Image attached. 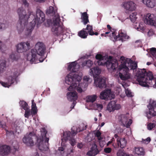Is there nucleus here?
<instances>
[{"instance_id":"nucleus-51","label":"nucleus","mask_w":156,"mask_h":156,"mask_svg":"<svg viewBox=\"0 0 156 156\" xmlns=\"http://www.w3.org/2000/svg\"><path fill=\"white\" fill-rule=\"evenodd\" d=\"M12 149H13L15 151L18 150V145L17 142H15V144H12V148L11 150H12Z\"/></svg>"},{"instance_id":"nucleus-38","label":"nucleus","mask_w":156,"mask_h":156,"mask_svg":"<svg viewBox=\"0 0 156 156\" xmlns=\"http://www.w3.org/2000/svg\"><path fill=\"white\" fill-rule=\"evenodd\" d=\"M122 86L125 89V93L128 97H132L133 96V94L128 88L126 89L125 87L126 84H122Z\"/></svg>"},{"instance_id":"nucleus-24","label":"nucleus","mask_w":156,"mask_h":156,"mask_svg":"<svg viewBox=\"0 0 156 156\" xmlns=\"http://www.w3.org/2000/svg\"><path fill=\"white\" fill-rule=\"evenodd\" d=\"M114 137L116 139L117 143L119 147L122 148L126 147L127 141L125 138L120 137L116 134L114 135Z\"/></svg>"},{"instance_id":"nucleus-31","label":"nucleus","mask_w":156,"mask_h":156,"mask_svg":"<svg viewBox=\"0 0 156 156\" xmlns=\"http://www.w3.org/2000/svg\"><path fill=\"white\" fill-rule=\"evenodd\" d=\"M87 30V32L90 35H98V34L97 32H94L93 30L92 27L89 25H87L86 29H85Z\"/></svg>"},{"instance_id":"nucleus-18","label":"nucleus","mask_w":156,"mask_h":156,"mask_svg":"<svg viewBox=\"0 0 156 156\" xmlns=\"http://www.w3.org/2000/svg\"><path fill=\"white\" fill-rule=\"evenodd\" d=\"M66 147V144L65 146H61L58 147V151L62 156H72V154L73 153L74 149L73 147H70L66 150L65 148Z\"/></svg>"},{"instance_id":"nucleus-40","label":"nucleus","mask_w":156,"mask_h":156,"mask_svg":"<svg viewBox=\"0 0 156 156\" xmlns=\"http://www.w3.org/2000/svg\"><path fill=\"white\" fill-rule=\"evenodd\" d=\"M137 13L133 12L129 16V18L131 22L134 23L136 20L137 19V17L136 16Z\"/></svg>"},{"instance_id":"nucleus-56","label":"nucleus","mask_w":156,"mask_h":156,"mask_svg":"<svg viewBox=\"0 0 156 156\" xmlns=\"http://www.w3.org/2000/svg\"><path fill=\"white\" fill-rule=\"evenodd\" d=\"M83 144L81 143H79L77 145V147L80 149H81L83 147Z\"/></svg>"},{"instance_id":"nucleus-61","label":"nucleus","mask_w":156,"mask_h":156,"mask_svg":"<svg viewBox=\"0 0 156 156\" xmlns=\"http://www.w3.org/2000/svg\"><path fill=\"white\" fill-rule=\"evenodd\" d=\"M123 131V129H118V130H117V131L118 132L121 133Z\"/></svg>"},{"instance_id":"nucleus-53","label":"nucleus","mask_w":156,"mask_h":156,"mask_svg":"<svg viewBox=\"0 0 156 156\" xmlns=\"http://www.w3.org/2000/svg\"><path fill=\"white\" fill-rule=\"evenodd\" d=\"M112 149L110 147L105 148L104 149V151L106 153H109L111 152Z\"/></svg>"},{"instance_id":"nucleus-30","label":"nucleus","mask_w":156,"mask_h":156,"mask_svg":"<svg viewBox=\"0 0 156 156\" xmlns=\"http://www.w3.org/2000/svg\"><path fill=\"white\" fill-rule=\"evenodd\" d=\"M6 68V62L5 59L0 61V74L3 73Z\"/></svg>"},{"instance_id":"nucleus-5","label":"nucleus","mask_w":156,"mask_h":156,"mask_svg":"<svg viewBox=\"0 0 156 156\" xmlns=\"http://www.w3.org/2000/svg\"><path fill=\"white\" fill-rule=\"evenodd\" d=\"M45 50L44 44L42 42H37L35 45V49H32L27 54V60L32 64L42 62L44 59L43 55Z\"/></svg>"},{"instance_id":"nucleus-33","label":"nucleus","mask_w":156,"mask_h":156,"mask_svg":"<svg viewBox=\"0 0 156 156\" xmlns=\"http://www.w3.org/2000/svg\"><path fill=\"white\" fill-rule=\"evenodd\" d=\"M117 156H134L132 154H129L126 152L124 150H119L116 153Z\"/></svg>"},{"instance_id":"nucleus-21","label":"nucleus","mask_w":156,"mask_h":156,"mask_svg":"<svg viewBox=\"0 0 156 156\" xmlns=\"http://www.w3.org/2000/svg\"><path fill=\"white\" fill-rule=\"evenodd\" d=\"M115 33V35L113 37L115 41L121 40L122 41L127 40L129 38V36L125 32H123L122 31H119V32L118 34L116 36V32Z\"/></svg>"},{"instance_id":"nucleus-29","label":"nucleus","mask_w":156,"mask_h":156,"mask_svg":"<svg viewBox=\"0 0 156 156\" xmlns=\"http://www.w3.org/2000/svg\"><path fill=\"white\" fill-rule=\"evenodd\" d=\"M133 153L138 155H143L145 154L144 150L142 147H135Z\"/></svg>"},{"instance_id":"nucleus-16","label":"nucleus","mask_w":156,"mask_h":156,"mask_svg":"<svg viewBox=\"0 0 156 156\" xmlns=\"http://www.w3.org/2000/svg\"><path fill=\"white\" fill-rule=\"evenodd\" d=\"M70 91L71 92H68L66 94L67 98V99L70 101H73L72 103V105L70 107L71 109L69 111H70L73 108L76 104V101L77 99L78 98V95L77 93L75 90Z\"/></svg>"},{"instance_id":"nucleus-6","label":"nucleus","mask_w":156,"mask_h":156,"mask_svg":"<svg viewBox=\"0 0 156 156\" xmlns=\"http://www.w3.org/2000/svg\"><path fill=\"white\" fill-rule=\"evenodd\" d=\"M135 76L139 85L144 87H148L149 84H152V80L156 78L155 84L153 87L156 88V76H153L151 72L147 73L145 69H139Z\"/></svg>"},{"instance_id":"nucleus-37","label":"nucleus","mask_w":156,"mask_h":156,"mask_svg":"<svg viewBox=\"0 0 156 156\" xmlns=\"http://www.w3.org/2000/svg\"><path fill=\"white\" fill-rule=\"evenodd\" d=\"M32 105L31 113L33 114H35L37 112V108L36 106V104L34 102V100H32L31 101Z\"/></svg>"},{"instance_id":"nucleus-36","label":"nucleus","mask_w":156,"mask_h":156,"mask_svg":"<svg viewBox=\"0 0 156 156\" xmlns=\"http://www.w3.org/2000/svg\"><path fill=\"white\" fill-rule=\"evenodd\" d=\"M87 125L84 123H82L79 125L78 128H77L75 133L80 132V131L85 130L87 127Z\"/></svg>"},{"instance_id":"nucleus-41","label":"nucleus","mask_w":156,"mask_h":156,"mask_svg":"<svg viewBox=\"0 0 156 156\" xmlns=\"http://www.w3.org/2000/svg\"><path fill=\"white\" fill-rule=\"evenodd\" d=\"M20 107L24 110H27L29 108L27 103L24 101H21L20 102Z\"/></svg>"},{"instance_id":"nucleus-62","label":"nucleus","mask_w":156,"mask_h":156,"mask_svg":"<svg viewBox=\"0 0 156 156\" xmlns=\"http://www.w3.org/2000/svg\"><path fill=\"white\" fill-rule=\"evenodd\" d=\"M105 123L104 122H102L101 123V127H102L104 125Z\"/></svg>"},{"instance_id":"nucleus-2","label":"nucleus","mask_w":156,"mask_h":156,"mask_svg":"<svg viewBox=\"0 0 156 156\" xmlns=\"http://www.w3.org/2000/svg\"><path fill=\"white\" fill-rule=\"evenodd\" d=\"M17 12L19 16V20L16 26L19 34H23L27 37L31 35L36 24L37 27L45 20V15L40 9H37L36 13L29 11L27 14L23 8H19Z\"/></svg>"},{"instance_id":"nucleus-12","label":"nucleus","mask_w":156,"mask_h":156,"mask_svg":"<svg viewBox=\"0 0 156 156\" xmlns=\"http://www.w3.org/2000/svg\"><path fill=\"white\" fill-rule=\"evenodd\" d=\"M117 90L119 91L118 93L116 92L113 93L112 92H111L110 90L106 89L100 93V98L102 99H105L108 98L110 99H113L115 97V94L114 93H115V94H118L121 90L120 88H118Z\"/></svg>"},{"instance_id":"nucleus-20","label":"nucleus","mask_w":156,"mask_h":156,"mask_svg":"<svg viewBox=\"0 0 156 156\" xmlns=\"http://www.w3.org/2000/svg\"><path fill=\"white\" fill-rule=\"evenodd\" d=\"M94 80L95 85L96 87L101 88L106 87V79L105 77L99 76Z\"/></svg>"},{"instance_id":"nucleus-3","label":"nucleus","mask_w":156,"mask_h":156,"mask_svg":"<svg viewBox=\"0 0 156 156\" xmlns=\"http://www.w3.org/2000/svg\"><path fill=\"white\" fill-rule=\"evenodd\" d=\"M76 62L67 64L68 69L71 71L66 77V83L70 85L68 88L69 91L76 90L81 93L83 90L86 88L88 85L91 83L92 79L89 76H85L83 77V83H80L82 78V74L79 72V65L76 64Z\"/></svg>"},{"instance_id":"nucleus-14","label":"nucleus","mask_w":156,"mask_h":156,"mask_svg":"<svg viewBox=\"0 0 156 156\" xmlns=\"http://www.w3.org/2000/svg\"><path fill=\"white\" fill-rule=\"evenodd\" d=\"M129 114H120L118 115V119L123 125L128 128L132 123V120L129 117Z\"/></svg>"},{"instance_id":"nucleus-23","label":"nucleus","mask_w":156,"mask_h":156,"mask_svg":"<svg viewBox=\"0 0 156 156\" xmlns=\"http://www.w3.org/2000/svg\"><path fill=\"white\" fill-rule=\"evenodd\" d=\"M101 69L98 66H95L90 68L89 70V74L91 76H93L94 79H95L98 77V76L101 73Z\"/></svg>"},{"instance_id":"nucleus-43","label":"nucleus","mask_w":156,"mask_h":156,"mask_svg":"<svg viewBox=\"0 0 156 156\" xmlns=\"http://www.w3.org/2000/svg\"><path fill=\"white\" fill-rule=\"evenodd\" d=\"M101 133L99 130H97L94 133L95 136L97 137L100 143L103 139V137L101 136Z\"/></svg>"},{"instance_id":"nucleus-9","label":"nucleus","mask_w":156,"mask_h":156,"mask_svg":"<svg viewBox=\"0 0 156 156\" xmlns=\"http://www.w3.org/2000/svg\"><path fill=\"white\" fill-rule=\"evenodd\" d=\"M17 72L12 71L8 72L7 74L6 80L7 82H1V84L5 87H9L15 82Z\"/></svg>"},{"instance_id":"nucleus-13","label":"nucleus","mask_w":156,"mask_h":156,"mask_svg":"<svg viewBox=\"0 0 156 156\" xmlns=\"http://www.w3.org/2000/svg\"><path fill=\"white\" fill-rule=\"evenodd\" d=\"M147 107L149 109L148 112L146 113L148 119H150L153 116L156 115V101L150 100Z\"/></svg>"},{"instance_id":"nucleus-8","label":"nucleus","mask_w":156,"mask_h":156,"mask_svg":"<svg viewBox=\"0 0 156 156\" xmlns=\"http://www.w3.org/2000/svg\"><path fill=\"white\" fill-rule=\"evenodd\" d=\"M72 133L73 135L69 131H66L63 132V136L61 139V146H65V143L68 140L69 141V143L72 146H73L75 145L76 141L73 137V136L74 134H76V133L74 131H72Z\"/></svg>"},{"instance_id":"nucleus-25","label":"nucleus","mask_w":156,"mask_h":156,"mask_svg":"<svg viewBox=\"0 0 156 156\" xmlns=\"http://www.w3.org/2000/svg\"><path fill=\"white\" fill-rule=\"evenodd\" d=\"M142 2L148 8H153L156 5V0H142Z\"/></svg>"},{"instance_id":"nucleus-60","label":"nucleus","mask_w":156,"mask_h":156,"mask_svg":"<svg viewBox=\"0 0 156 156\" xmlns=\"http://www.w3.org/2000/svg\"><path fill=\"white\" fill-rule=\"evenodd\" d=\"M107 28L109 29V30H110V31H110L111 30L112 31V30H111V29H112V28L111 27H110V25H107ZM113 32H114V31H113Z\"/></svg>"},{"instance_id":"nucleus-4","label":"nucleus","mask_w":156,"mask_h":156,"mask_svg":"<svg viewBox=\"0 0 156 156\" xmlns=\"http://www.w3.org/2000/svg\"><path fill=\"white\" fill-rule=\"evenodd\" d=\"M46 13L47 14L54 16L52 21L50 19L47 20L48 25H46V26H49L53 24L52 31L54 34L58 35L62 34H65L66 32L68 33L69 32V30L65 29L60 23V17L57 13L56 7L54 8L52 6H49L47 9Z\"/></svg>"},{"instance_id":"nucleus-45","label":"nucleus","mask_w":156,"mask_h":156,"mask_svg":"<svg viewBox=\"0 0 156 156\" xmlns=\"http://www.w3.org/2000/svg\"><path fill=\"white\" fill-rule=\"evenodd\" d=\"M9 23L6 22L5 23L0 22V30H4L9 27Z\"/></svg>"},{"instance_id":"nucleus-19","label":"nucleus","mask_w":156,"mask_h":156,"mask_svg":"<svg viewBox=\"0 0 156 156\" xmlns=\"http://www.w3.org/2000/svg\"><path fill=\"white\" fill-rule=\"evenodd\" d=\"M121 105L117 103L115 101H112L108 104L107 110L109 112H113L115 110H118L121 108Z\"/></svg>"},{"instance_id":"nucleus-39","label":"nucleus","mask_w":156,"mask_h":156,"mask_svg":"<svg viewBox=\"0 0 156 156\" xmlns=\"http://www.w3.org/2000/svg\"><path fill=\"white\" fill-rule=\"evenodd\" d=\"M136 23H133V25L135 29H136L138 31H140V30H144V24L143 23H139L138 25V27H136V25H135Z\"/></svg>"},{"instance_id":"nucleus-47","label":"nucleus","mask_w":156,"mask_h":156,"mask_svg":"<svg viewBox=\"0 0 156 156\" xmlns=\"http://www.w3.org/2000/svg\"><path fill=\"white\" fill-rule=\"evenodd\" d=\"M155 126V125L154 123H150L147 124V129L149 130H151Z\"/></svg>"},{"instance_id":"nucleus-7","label":"nucleus","mask_w":156,"mask_h":156,"mask_svg":"<svg viewBox=\"0 0 156 156\" xmlns=\"http://www.w3.org/2000/svg\"><path fill=\"white\" fill-rule=\"evenodd\" d=\"M47 131L44 128L40 129V134H38L37 144L39 149L41 151L44 152L48 151V141L49 139L46 137Z\"/></svg>"},{"instance_id":"nucleus-11","label":"nucleus","mask_w":156,"mask_h":156,"mask_svg":"<svg viewBox=\"0 0 156 156\" xmlns=\"http://www.w3.org/2000/svg\"><path fill=\"white\" fill-rule=\"evenodd\" d=\"M35 138V133L34 132H30L27 133L23 138V141L26 145L32 146L34 144V139Z\"/></svg>"},{"instance_id":"nucleus-26","label":"nucleus","mask_w":156,"mask_h":156,"mask_svg":"<svg viewBox=\"0 0 156 156\" xmlns=\"http://www.w3.org/2000/svg\"><path fill=\"white\" fill-rule=\"evenodd\" d=\"M99 151L97 148V145L94 144L92 145L90 150L87 153L89 156H95L99 153Z\"/></svg>"},{"instance_id":"nucleus-63","label":"nucleus","mask_w":156,"mask_h":156,"mask_svg":"<svg viewBox=\"0 0 156 156\" xmlns=\"http://www.w3.org/2000/svg\"><path fill=\"white\" fill-rule=\"evenodd\" d=\"M151 64V63L150 62H148L147 63V65H150Z\"/></svg>"},{"instance_id":"nucleus-32","label":"nucleus","mask_w":156,"mask_h":156,"mask_svg":"<svg viewBox=\"0 0 156 156\" xmlns=\"http://www.w3.org/2000/svg\"><path fill=\"white\" fill-rule=\"evenodd\" d=\"M81 19L83 23L85 25L89 22L88 16L86 12L81 13Z\"/></svg>"},{"instance_id":"nucleus-48","label":"nucleus","mask_w":156,"mask_h":156,"mask_svg":"<svg viewBox=\"0 0 156 156\" xmlns=\"http://www.w3.org/2000/svg\"><path fill=\"white\" fill-rule=\"evenodd\" d=\"M93 135L91 133L88 134L86 138V140L88 142H90L93 140Z\"/></svg>"},{"instance_id":"nucleus-52","label":"nucleus","mask_w":156,"mask_h":156,"mask_svg":"<svg viewBox=\"0 0 156 156\" xmlns=\"http://www.w3.org/2000/svg\"><path fill=\"white\" fill-rule=\"evenodd\" d=\"M10 58L12 61L17 60L16 55L14 53H12L10 55Z\"/></svg>"},{"instance_id":"nucleus-64","label":"nucleus","mask_w":156,"mask_h":156,"mask_svg":"<svg viewBox=\"0 0 156 156\" xmlns=\"http://www.w3.org/2000/svg\"><path fill=\"white\" fill-rule=\"evenodd\" d=\"M35 156H39V154L37 153H36L35 154Z\"/></svg>"},{"instance_id":"nucleus-15","label":"nucleus","mask_w":156,"mask_h":156,"mask_svg":"<svg viewBox=\"0 0 156 156\" xmlns=\"http://www.w3.org/2000/svg\"><path fill=\"white\" fill-rule=\"evenodd\" d=\"M121 7L125 9L126 13H129L135 10L136 4L132 1H124L120 5Z\"/></svg>"},{"instance_id":"nucleus-27","label":"nucleus","mask_w":156,"mask_h":156,"mask_svg":"<svg viewBox=\"0 0 156 156\" xmlns=\"http://www.w3.org/2000/svg\"><path fill=\"white\" fill-rule=\"evenodd\" d=\"M10 147L7 145L0 147V154L2 155H5L9 154L10 151Z\"/></svg>"},{"instance_id":"nucleus-44","label":"nucleus","mask_w":156,"mask_h":156,"mask_svg":"<svg viewBox=\"0 0 156 156\" xmlns=\"http://www.w3.org/2000/svg\"><path fill=\"white\" fill-rule=\"evenodd\" d=\"M103 108V106L101 104L96 103L94 105V109L101 110Z\"/></svg>"},{"instance_id":"nucleus-42","label":"nucleus","mask_w":156,"mask_h":156,"mask_svg":"<svg viewBox=\"0 0 156 156\" xmlns=\"http://www.w3.org/2000/svg\"><path fill=\"white\" fill-rule=\"evenodd\" d=\"M150 52L152 56V58L153 60L155 61L156 59V48H152L150 49Z\"/></svg>"},{"instance_id":"nucleus-1","label":"nucleus","mask_w":156,"mask_h":156,"mask_svg":"<svg viewBox=\"0 0 156 156\" xmlns=\"http://www.w3.org/2000/svg\"><path fill=\"white\" fill-rule=\"evenodd\" d=\"M98 60V65L99 66L106 65L108 71L112 73L116 70L119 72L116 74L118 78L123 80H126L131 77L129 72L134 70L137 67V63L133 62L131 59L121 56L120 61L121 64H119L118 61L112 58V57L108 56L106 54L98 53L95 56Z\"/></svg>"},{"instance_id":"nucleus-10","label":"nucleus","mask_w":156,"mask_h":156,"mask_svg":"<svg viewBox=\"0 0 156 156\" xmlns=\"http://www.w3.org/2000/svg\"><path fill=\"white\" fill-rule=\"evenodd\" d=\"M141 16L145 24L156 27V17L154 14L148 13Z\"/></svg>"},{"instance_id":"nucleus-57","label":"nucleus","mask_w":156,"mask_h":156,"mask_svg":"<svg viewBox=\"0 0 156 156\" xmlns=\"http://www.w3.org/2000/svg\"><path fill=\"white\" fill-rule=\"evenodd\" d=\"M115 140L114 138H113L110 141H108V143H107V146H108L109 144H111Z\"/></svg>"},{"instance_id":"nucleus-46","label":"nucleus","mask_w":156,"mask_h":156,"mask_svg":"<svg viewBox=\"0 0 156 156\" xmlns=\"http://www.w3.org/2000/svg\"><path fill=\"white\" fill-rule=\"evenodd\" d=\"M115 33H114L111 30L110 31H108V32H105V34H101V35L102 36H104L105 37H106V34H110V37H111V38L112 39L113 38V36H115Z\"/></svg>"},{"instance_id":"nucleus-58","label":"nucleus","mask_w":156,"mask_h":156,"mask_svg":"<svg viewBox=\"0 0 156 156\" xmlns=\"http://www.w3.org/2000/svg\"><path fill=\"white\" fill-rule=\"evenodd\" d=\"M0 127L3 128H5V124L4 123L3 124L2 122H0Z\"/></svg>"},{"instance_id":"nucleus-50","label":"nucleus","mask_w":156,"mask_h":156,"mask_svg":"<svg viewBox=\"0 0 156 156\" xmlns=\"http://www.w3.org/2000/svg\"><path fill=\"white\" fill-rule=\"evenodd\" d=\"M151 140L150 137H148L146 139H142V140L141 141V142H142L143 143L145 144H147L150 142Z\"/></svg>"},{"instance_id":"nucleus-59","label":"nucleus","mask_w":156,"mask_h":156,"mask_svg":"<svg viewBox=\"0 0 156 156\" xmlns=\"http://www.w3.org/2000/svg\"><path fill=\"white\" fill-rule=\"evenodd\" d=\"M36 2H43L45 1L46 0H34Z\"/></svg>"},{"instance_id":"nucleus-55","label":"nucleus","mask_w":156,"mask_h":156,"mask_svg":"<svg viewBox=\"0 0 156 156\" xmlns=\"http://www.w3.org/2000/svg\"><path fill=\"white\" fill-rule=\"evenodd\" d=\"M23 4L26 6L27 7L28 6V4L26 0H21Z\"/></svg>"},{"instance_id":"nucleus-17","label":"nucleus","mask_w":156,"mask_h":156,"mask_svg":"<svg viewBox=\"0 0 156 156\" xmlns=\"http://www.w3.org/2000/svg\"><path fill=\"white\" fill-rule=\"evenodd\" d=\"M17 51L19 53L25 52L30 48V42L29 41L22 42L16 46Z\"/></svg>"},{"instance_id":"nucleus-28","label":"nucleus","mask_w":156,"mask_h":156,"mask_svg":"<svg viewBox=\"0 0 156 156\" xmlns=\"http://www.w3.org/2000/svg\"><path fill=\"white\" fill-rule=\"evenodd\" d=\"M13 129L14 130L13 131H9L6 129H5V130L7 136H10V135H13L15 133H19L21 132L20 127L17 126L16 127H15V126L13 128Z\"/></svg>"},{"instance_id":"nucleus-34","label":"nucleus","mask_w":156,"mask_h":156,"mask_svg":"<svg viewBox=\"0 0 156 156\" xmlns=\"http://www.w3.org/2000/svg\"><path fill=\"white\" fill-rule=\"evenodd\" d=\"M97 98V96L96 94L88 96L86 97V101L87 102L92 103L96 100Z\"/></svg>"},{"instance_id":"nucleus-22","label":"nucleus","mask_w":156,"mask_h":156,"mask_svg":"<svg viewBox=\"0 0 156 156\" xmlns=\"http://www.w3.org/2000/svg\"><path fill=\"white\" fill-rule=\"evenodd\" d=\"M76 62V64L79 65V68L80 65H81L82 67L87 66L88 67H91L93 64V62L90 60L84 61L83 58H81L77 61H75Z\"/></svg>"},{"instance_id":"nucleus-54","label":"nucleus","mask_w":156,"mask_h":156,"mask_svg":"<svg viewBox=\"0 0 156 156\" xmlns=\"http://www.w3.org/2000/svg\"><path fill=\"white\" fill-rule=\"evenodd\" d=\"M154 34V31L152 30H150L148 32V34L149 36H151L153 35Z\"/></svg>"},{"instance_id":"nucleus-49","label":"nucleus","mask_w":156,"mask_h":156,"mask_svg":"<svg viewBox=\"0 0 156 156\" xmlns=\"http://www.w3.org/2000/svg\"><path fill=\"white\" fill-rule=\"evenodd\" d=\"M25 111L24 114L25 117L28 118L30 115V111L29 108H27V110H24Z\"/></svg>"},{"instance_id":"nucleus-35","label":"nucleus","mask_w":156,"mask_h":156,"mask_svg":"<svg viewBox=\"0 0 156 156\" xmlns=\"http://www.w3.org/2000/svg\"><path fill=\"white\" fill-rule=\"evenodd\" d=\"M86 29H83L82 30L78 32V35L79 36L82 38H86L87 35V33L85 31Z\"/></svg>"}]
</instances>
